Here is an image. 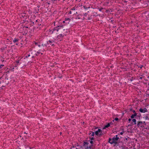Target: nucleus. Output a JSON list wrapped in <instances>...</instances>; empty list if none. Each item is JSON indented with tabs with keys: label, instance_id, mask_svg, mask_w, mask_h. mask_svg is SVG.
Returning a JSON list of instances; mask_svg holds the SVG:
<instances>
[{
	"label": "nucleus",
	"instance_id": "48",
	"mask_svg": "<svg viewBox=\"0 0 149 149\" xmlns=\"http://www.w3.org/2000/svg\"><path fill=\"white\" fill-rule=\"evenodd\" d=\"M12 69H14V68L13 67V68H12Z\"/></svg>",
	"mask_w": 149,
	"mask_h": 149
},
{
	"label": "nucleus",
	"instance_id": "28",
	"mask_svg": "<svg viewBox=\"0 0 149 149\" xmlns=\"http://www.w3.org/2000/svg\"><path fill=\"white\" fill-rule=\"evenodd\" d=\"M114 120L116 121H117L118 120V118H116Z\"/></svg>",
	"mask_w": 149,
	"mask_h": 149
},
{
	"label": "nucleus",
	"instance_id": "26",
	"mask_svg": "<svg viewBox=\"0 0 149 149\" xmlns=\"http://www.w3.org/2000/svg\"><path fill=\"white\" fill-rule=\"evenodd\" d=\"M103 9V8L101 7V8L99 9V10H100V11H102V9Z\"/></svg>",
	"mask_w": 149,
	"mask_h": 149
},
{
	"label": "nucleus",
	"instance_id": "4",
	"mask_svg": "<svg viewBox=\"0 0 149 149\" xmlns=\"http://www.w3.org/2000/svg\"><path fill=\"white\" fill-rule=\"evenodd\" d=\"M137 126L138 127H142L143 126V122L141 121H138Z\"/></svg>",
	"mask_w": 149,
	"mask_h": 149
},
{
	"label": "nucleus",
	"instance_id": "29",
	"mask_svg": "<svg viewBox=\"0 0 149 149\" xmlns=\"http://www.w3.org/2000/svg\"><path fill=\"white\" fill-rule=\"evenodd\" d=\"M75 10L74 7H73L72 8L71 10Z\"/></svg>",
	"mask_w": 149,
	"mask_h": 149
},
{
	"label": "nucleus",
	"instance_id": "50",
	"mask_svg": "<svg viewBox=\"0 0 149 149\" xmlns=\"http://www.w3.org/2000/svg\"><path fill=\"white\" fill-rule=\"evenodd\" d=\"M35 44H36V45L37 44V43H36H36H35Z\"/></svg>",
	"mask_w": 149,
	"mask_h": 149
},
{
	"label": "nucleus",
	"instance_id": "36",
	"mask_svg": "<svg viewBox=\"0 0 149 149\" xmlns=\"http://www.w3.org/2000/svg\"><path fill=\"white\" fill-rule=\"evenodd\" d=\"M18 64H15V67H17Z\"/></svg>",
	"mask_w": 149,
	"mask_h": 149
},
{
	"label": "nucleus",
	"instance_id": "42",
	"mask_svg": "<svg viewBox=\"0 0 149 149\" xmlns=\"http://www.w3.org/2000/svg\"><path fill=\"white\" fill-rule=\"evenodd\" d=\"M118 135H116V137H118Z\"/></svg>",
	"mask_w": 149,
	"mask_h": 149
},
{
	"label": "nucleus",
	"instance_id": "32",
	"mask_svg": "<svg viewBox=\"0 0 149 149\" xmlns=\"http://www.w3.org/2000/svg\"><path fill=\"white\" fill-rule=\"evenodd\" d=\"M143 124H144L146 125V123L145 121H144L143 122Z\"/></svg>",
	"mask_w": 149,
	"mask_h": 149
},
{
	"label": "nucleus",
	"instance_id": "33",
	"mask_svg": "<svg viewBox=\"0 0 149 149\" xmlns=\"http://www.w3.org/2000/svg\"><path fill=\"white\" fill-rule=\"evenodd\" d=\"M30 56V55L29 54H28V56H26V57L27 58V57H29V56Z\"/></svg>",
	"mask_w": 149,
	"mask_h": 149
},
{
	"label": "nucleus",
	"instance_id": "9",
	"mask_svg": "<svg viewBox=\"0 0 149 149\" xmlns=\"http://www.w3.org/2000/svg\"><path fill=\"white\" fill-rule=\"evenodd\" d=\"M111 124H113V123H109L107 124V125H105L103 129H105L106 128H107L108 127H109L110 125Z\"/></svg>",
	"mask_w": 149,
	"mask_h": 149
},
{
	"label": "nucleus",
	"instance_id": "27",
	"mask_svg": "<svg viewBox=\"0 0 149 149\" xmlns=\"http://www.w3.org/2000/svg\"><path fill=\"white\" fill-rule=\"evenodd\" d=\"M132 112H133L134 113V114H135V113H136V111L135 110H133V111H132Z\"/></svg>",
	"mask_w": 149,
	"mask_h": 149
},
{
	"label": "nucleus",
	"instance_id": "37",
	"mask_svg": "<svg viewBox=\"0 0 149 149\" xmlns=\"http://www.w3.org/2000/svg\"><path fill=\"white\" fill-rule=\"evenodd\" d=\"M146 119H147V118H148V117L147 116H146Z\"/></svg>",
	"mask_w": 149,
	"mask_h": 149
},
{
	"label": "nucleus",
	"instance_id": "31",
	"mask_svg": "<svg viewBox=\"0 0 149 149\" xmlns=\"http://www.w3.org/2000/svg\"><path fill=\"white\" fill-rule=\"evenodd\" d=\"M131 120V119L130 118H129L128 119V121L130 122Z\"/></svg>",
	"mask_w": 149,
	"mask_h": 149
},
{
	"label": "nucleus",
	"instance_id": "41",
	"mask_svg": "<svg viewBox=\"0 0 149 149\" xmlns=\"http://www.w3.org/2000/svg\"><path fill=\"white\" fill-rule=\"evenodd\" d=\"M88 19H90V17H88Z\"/></svg>",
	"mask_w": 149,
	"mask_h": 149
},
{
	"label": "nucleus",
	"instance_id": "19",
	"mask_svg": "<svg viewBox=\"0 0 149 149\" xmlns=\"http://www.w3.org/2000/svg\"><path fill=\"white\" fill-rule=\"evenodd\" d=\"M122 130L123 132H121L120 133V135H122L123 133L124 132V130L123 129H122Z\"/></svg>",
	"mask_w": 149,
	"mask_h": 149
},
{
	"label": "nucleus",
	"instance_id": "8",
	"mask_svg": "<svg viewBox=\"0 0 149 149\" xmlns=\"http://www.w3.org/2000/svg\"><path fill=\"white\" fill-rule=\"evenodd\" d=\"M70 19L69 18H68L67 19L65 18V21H63V23H65L66 21V23L67 24H68L69 23V22L70 21Z\"/></svg>",
	"mask_w": 149,
	"mask_h": 149
},
{
	"label": "nucleus",
	"instance_id": "10",
	"mask_svg": "<svg viewBox=\"0 0 149 149\" xmlns=\"http://www.w3.org/2000/svg\"><path fill=\"white\" fill-rule=\"evenodd\" d=\"M64 36L62 34H60L58 35L57 37L58 38V39H60V38H62Z\"/></svg>",
	"mask_w": 149,
	"mask_h": 149
},
{
	"label": "nucleus",
	"instance_id": "46",
	"mask_svg": "<svg viewBox=\"0 0 149 149\" xmlns=\"http://www.w3.org/2000/svg\"><path fill=\"white\" fill-rule=\"evenodd\" d=\"M85 19V18H84V17L83 18V19Z\"/></svg>",
	"mask_w": 149,
	"mask_h": 149
},
{
	"label": "nucleus",
	"instance_id": "5",
	"mask_svg": "<svg viewBox=\"0 0 149 149\" xmlns=\"http://www.w3.org/2000/svg\"><path fill=\"white\" fill-rule=\"evenodd\" d=\"M139 111L141 112L142 113H144L148 111L147 109L146 108H145L143 109H142L141 108L139 109Z\"/></svg>",
	"mask_w": 149,
	"mask_h": 149
},
{
	"label": "nucleus",
	"instance_id": "22",
	"mask_svg": "<svg viewBox=\"0 0 149 149\" xmlns=\"http://www.w3.org/2000/svg\"><path fill=\"white\" fill-rule=\"evenodd\" d=\"M90 138L91 140H93L94 139V138L93 137H90Z\"/></svg>",
	"mask_w": 149,
	"mask_h": 149
},
{
	"label": "nucleus",
	"instance_id": "12",
	"mask_svg": "<svg viewBox=\"0 0 149 149\" xmlns=\"http://www.w3.org/2000/svg\"><path fill=\"white\" fill-rule=\"evenodd\" d=\"M19 39L18 38H15L13 40V42L14 43H15L16 42H18L19 41Z\"/></svg>",
	"mask_w": 149,
	"mask_h": 149
},
{
	"label": "nucleus",
	"instance_id": "34",
	"mask_svg": "<svg viewBox=\"0 0 149 149\" xmlns=\"http://www.w3.org/2000/svg\"><path fill=\"white\" fill-rule=\"evenodd\" d=\"M86 149H89V147H88L87 146V147H86Z\"/></svg>",
	"mask_w": 149,
	"mask_h": 149
},
{
	"label": "nucleus",
	"instance_id": "23",
	"mask_svg": "<svg viewBox=\"0 0 149 149\" xmlns=\"http://www.w3.org/2000/svg\"><path fill=\"white\" fill-rule=\"evenodd\" d=\"M4 66V65H0V68H3V67Z\"/></svg>",
	"mask_w": 149,
	"mask_h": 149
},
{
	"label": "nucleus",
	"instance_id": "11",
	"mask_svg": "<svg viewBox=\"0 0 149 149\" xmlns=\"http://www.w3.org/2000/svg\"><path fill=\"white\" fill-rule=\"evenodd\" d=\"M59 28H58L57 27H56L53 29V31H52V33H53V31H58Z\"/></svg>",
	"mask_w": 149,
	"mask_h": 149
},
{
	"label": "nucleus",
	"instance_id": "51",
	"mask_svg": "<svg viewBox=\"0 0 149 149\" xmlns=\"http://www.w3.org/2000/svg\"><path fill=\"white\" fill-rule=\"evenodd\" d=\"M97 128L96 127V128H95V129H97Z\"/></svg>",
	"mask_w": 149,
	"mask_h": 149
},
{
	"label": "nucleus",
	"instance_id": "53",
	"mask_svg": "<svg viewBox=\"0 0 149 149\" xmlns=\"http://www.w3.org/2000/svg\"><path fill=\"white\" fill-rule=\"evenodd\" d=\"M141 0H139V1H141Z\"/></svg>",
	"mask_w": 149,
	"mask_h": 149
},
{
	"label": "nucleus",
	"instance_id": "18",
	"mask_svg": "<svg viewBox=\"0 0 149 149\" xmlns=\"http://www.w3.org/2000/svg\"><path fill=\"white\" fill-rule=\"evenodd\" d=\"M40 54H41V55L42 54V53H40V52H38H38H37L36 53V55L37 56V55H38Z\"/></svg>",
	"mask_w": 149,
	"mask_h": 149
},
{
	"label": "nucleus",
	"instance_id": "40",
	"mask_svg": "<svg viewBox=\"0 0 149 149\" xmlns=\"http://www.w3.org/2000/svg\"><path fill=\"white\" fill-rule=\"evenodd\" d=\"M18 43H16V45H18Z\"/></svg>",
	"mask_w": 149,
	"mask_h": 149
},
{
	"label": "nucleus",
	"instance_id": "38",
	"mask_svg": "<svg viewBox=\"0 0 149 149\" xmlns=\"http://www.w3.org/2000/svg\"><path fill=\"white\" fill-rule=\"evenodd\" d=\"M140 79H142V77H140Z\"/></svg>",
	"mask_w": 149,
	"mask_h": 149
},
{
	"label": "nucleus",
	"instance_id": "14",
	"mask_svg": "<svg viewBox=\"0 0 149 149\" xmlns=\"http://www.w3.org/2000/svg\"><path fill=\"white\" fill-rule=\"evenodd\" d=\"M89 144V143L88 142L84 141V143H83V145L84 146L86 145L87 146H88Z\"/></svg>",
	"mask_w": 149,
	"mask_h": 149
},
{
	"label": "nucleus",
	"instance_id": "13",
	"mask_svg": "<svg viewBox=\"0 0 149 149\" xmlns=\"http://www.w3.org/2000/svg\"><path fill=\"white\" fill-rule=\"evenodd\" d=\"M112 139H111L110 138H109V139L108 142L109 143H110L111 144H113V143H112Z\"/></svg>",
	"mask_w": 149,
	"mask_h": 149
},
{
	"label": "nucleus",
	"instance_id": "21",
	"mask_svg": "<svg viewBox=\"0 0 149 149\" xmlns=\"http://www.w3.org/2000/svg\"><path fill=\"white\" fill-rule=\"evenodd\" d=\"M19 61H20V60H18V61H16L17 64L19 65L20 64V63H19Z\"/></svg>",
	"mask_w": 149,
	"mask_h": 149
},
{
	"label": "nucleus",
	"instance_id": "45",
	"mask_svg": "<svg viewBox=\"0 0 149 149\" xmlns=\"http://www.w3.org/2000/svg\"><path fill=\"white\" fill-rule=\"evenodd\" d=\"M25 28H26H26H28V27H27V26H26V27L25 26Z\"/></svg>",
	"mask_w": 149,
	"mask_h": 149
},
{
	"label": "nucleus",
	"instance_id": "43",
	"mask_svg": "<svg viewBox=\"0 0 149 149\" xmlns=\"http://www.w3.org/2000/svg\"><path fill=\"white\" fill-rule=\"evenodd\" d=\"M88 8H90V6H89L88 7Z\"/></svg>",
	"mask_w": 149,
	"mask_h": 149
},
{
	"label": "nucleus",
	"instance_id": "25",
	"mask_svg": "<svg viewBox=\"0 0 149 149\" xmlns=\"http://www.w3.org/2000/svg\"><path fill=\"white\" fill-rule=\"evenodd\" d=\"M90 143L92 145H93V142L92 140H91L90 141Z\"/></svg>",
	"mask_w": 149,
	"mask_h": 149
},
{
	"label": "nucleus",
	"instance_id": "52",
	"mask_svg": "<svg viewBox=\"0 0 149 149\" xmlns=\"http://www.w3.org/2000/svg\"><path fill=\"white\" fill-rule=\"evenodd\" d=\"M60 134H61V132H60Z\"/></svg>",
	"mask_w": 149,
	"mask_h": 149
},
{
	"label": "nucleus",
	"instance_id": "17",
	"mask_svg": "<svg viewBox=\"0 0 149 149\" xmlns=\"http://www.w3.org/2000/svg\"><path fill=\"white\" fill-rule=\"evenodd\" d=\"M132 121L134 123V124L135 125L136 124V120L135 119H133Z\"/></svg>",
	"mask_w": 149,
	"mask_h": 149
},
{
	"label": "nucleus",
	"instance_id": "2",
	"mask_svg": "<svg viewBox=\"0 0 149 149\" xmlns=\"http://www.w3.org/2000/svg\"><path fill=\"white\" fill-rule=\"evenodd\" d=\"M119 139V137L114 136L112 138V143H115L116 145L118 146L119 143L118 142V141Z\"/></svg>",
	"mask_w": 149,
	"mask_h": 149
},
{
	"label": "nucleus",
	"instance_id": "39",
	"mask_svg": "<svg viewBox=\"0 0 149 149\" xmlns=\"http://www.w3.org/2000/svg\"><path fill=\"white\" fill-rule=\"evenodd\" d=\"M142 67H143V65H141V67H140V68H142Z\"/></svg>",
	"mask_w": 149,
	"mask_h": 149
},
{
	"label": "nucleus",
	"instance_id": "55",
	"mask_svg": "<svg viewBox=\"0 0 149 149\" xmlns=\"http://www.w3.org/2000/svg\"><path fill=\"white\" fill-rule=\"evenodd\" d=\"M1 84V82L0 81V84Z\"/></svg>",
	"mask_w": 149,
	"mask_h": 149
},
{
	"label": "nucleus",
	"instance_id": "30",
	"mask_svg": "<svg viewBox=\"0 0 149 149\" xmlns=\"http://www.w3.org/2000/svg\"><path fill=\"white\" fill-rule=\"evenodd\" d=\"M87 15V13H85V14H84V16H86Z\"/></svg>",
	"mask_w": 149,
	"mask_h": 149
},
{
	"label": "nucleus",
	"instance_id": "1",
	"mask_svg": "<svg viewBox=\"0 0 149 149\" xmlns=\"http://www.w3.org/2000/svg\"><path fill=\"white\" fill-rule=\"evenodd\" d=\"M95 134L96 135L99 137H100L103 134L102 131L100 129H98L97 131L95 132Z\"/></svg>",
	"mask_w": 149,
	"mask_h": 149
},
{
	"label": "nucleus",
	"instance_id": "35",
	"mask_svg": "<svg viewBox=\"0 0 149 149\" xmlns=\"http://www.w3.org/2000/svg\"><path fill=\"white\" fill-rule=\"evenodd\" d=\"M76 19H80V18L79 17H77L76 18Z\"/></svg>",
	"mask_w": 149,
	"mask_h": 149
},
{
	"label": "nucleus",
	"instance_id": "6",
	"mask_svg": "<svg viewBox=\"0 0 149 149\" xmlns=\"http://www.w3.org/2000/svg\"><path fill=\"white\" fill-rule=\"evenodd\" d=\"M48 42V45L49 46L50 45H51L52 46H53L54 45V43H55V42L53 40H49L48 41H47Z\"/></svg>",
	"mask_w": 149,
	"mask_h": 149
},
{
	"label": "nucleus",
	"instance_id": "3",
	"mask_svg": "<svg viewBox=\"0 0 149 149\" xmlns=\"http://www.w3.org/2000/svg\"><path fill=\"white\" fill-rule=\"evenodd\" d=\"M3 80L1 82L4 84L5 85H7L8 84V79H7L6 78H2Z\"/></svg>",
	"mask_w": 149,
	"mask_h": 149
},
{
	"label": "nucleus",
	"instance_id": "49",
	"mask_svg": "<svg viewBox=\"0 0 149 149\" xmlns=\"http://www.w3.org/2000/svg\"><path fill=\"white\" fill-rule=\"evenodd\" d=\"M38 46L39 47H40V45H38Z\"/></svg>",
	"mask_w": 149,
	"mask_h": 149
},
{
	"label": "nucleus",
	"instance_id": "16",
	"mask_svg": "<svg viewBox=\"0 0 149 149\" xmlns=\"http://www.w3.org/2000/svg\"><path fill=\"white\" fill-rule=\"evenodd\" d=\"M90 133L89 134H91V133H92V134L91 135V136H94V132H93L90 131Z\"/></svg>",
	"mask_w": 149,
	"mask_h": 149
},
{
	"label": "nucleus",
	"instance_id": "7",
	"mask_svg": "<svg viewBox=\"0 0 149 149\" xmlns=\"http://www.w3.org/2000/svg\"><path fill=\"white\" fill-rule=\"evenodd\" d=\"M48 42L46 41H43L42 43V45L43 47H47L48 46Z\"/></svg>",
	"mask_w": 149,
	"mask_h": 149
},
{
	"label": "nucleus",
	"instance_id": "15",
	"mask_svg": "<svg viewBox=\"0 0 149 149\" xmlns=\"http://www.w3.org/2000/svg\"><path fill=\"white\" fill-rule=\"evenodd\" d=\"M137 113L134 114H132L131 116V118L132 119H134L135 116H136Z\"/></svg>",
	"mask_w": 149,
	"mask_h": 149
},
{
	"label": "nucleus",
	"instance_id": "54",
	"mask_svg": "<svg viewBox=\"0 0 149 149\" xmlns=\"http://www.w3.org/2000/svg\"><path fill=\"white\" fill-rule=\"evenodd\" d=\"M132 125H133V124L132 123Z\"/></svg>",
	"mask_w": 149,
	"mask_h": 149
},
{
	"label": "nucleus",
	"instance_id": "24",
	"mask_svg": "<svg viewBox=\"0 0 149 149\" xmlns=\"http://www.w3.org/2000/svg\"><path fill=\"white\" fill-rule=\"evenodd\" d=\"M83 7L85 9H88V8L86 7L85 6H84Z\"/></svg>",
	"mask_w": 149,
	"mask_h": 149
},
{
	"label": "nucleus",
	"instance_id": "47",
	"mask_svg": "<svg viewBox=\"0 0 149 149\" xmlns=\"http://www.w3.org/2000/svg\"><path fill=\"white\" fill-rule=\"evenodd\" d=\"M130 80H131V81H132V79H130Z\"/></svg>",
	"mask_w": 149,
	"mask_h": 149
},
{
	"label": "nucleus",
	"instance_id": "20",
	"mask_svg": "<svg viewBox=\"0 0 149 149\" xmlns=\"http://www.w3.org/2000/svg\"><path fill=\"white\" fill-rule=\"evenodd\" d=\"M93 145H91V146H90L89 147V149H93Z\"/></svg>",
	"mask_w": 149,
	"mask_h": 149
},
{
	"label": "nucleus",
	"instance_id": "44",
	"mask_svg": "<svg viewBox=\"0 0 149 149\" xmlns=\"http://www.w3.org/2000/svg\"><path fill=\"white\" fill-rule=\"evenodd\" d=\"M69 13H70V14H71V11H70L69 12Z\"/></svg>",
	"mask_w": 149,
	"mask_h": 149
}]
</instances>
